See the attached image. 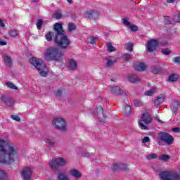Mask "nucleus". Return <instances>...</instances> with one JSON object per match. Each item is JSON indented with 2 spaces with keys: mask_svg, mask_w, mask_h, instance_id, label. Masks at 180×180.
Returning a JSON list of instances; mask_svg holds the SVG:
<instances>
[{
  "mask_svg": "<svg viewBox=\"0 0 180 180\" xmlns=\"http://www.w3.org/2000/svg\"><path fill=\"white\" fill-rule=\"evenodd\" d=\"M158 144L161 146L163 143H165L167 146H171L174 143V137L167 132H160L157 137Z\"/></svg>",
  "mask_w": 180,
  "mask_h": 180,
  "instance_id": "39448f33",
  "label": "nucleus"
},
{
  "mask_svg": "<svg viewBox=\"0 0 180 180\" xmlns=\"http://www.w3.org/2000/svg\"><path fill=\"white\" fill-rule=\"evenodd\" d=\"M0 46H6V41H0Z\"/></svg>",
  "mask_w": 180,
  "mask_h": 180,
  "instance_id": "5fc2aeb1",
  "label": "nucleus"
},
{
  "mask_svg": "<svg viewBox=\"0 0 180 180\" xmlns=\"http://www.w3.org/2000/svg\"><path fill=\"white\" fill-rule=\"evenodd\" d=\"M68 4H72V0H66Z\"/></svg>",
  "mask_w": 180,
  "mask_h": 180,
  "instance_id": "bf43d9fd",
  "label": "nucleus"
},
{
  "mask_svg": "<svg viewBox=\"0 0 180 180\" xmlns=\"http://www.w3.org/2000/svg\"><path fill=\"white\" fill-rule=\"evenodd\" d=\"M108 90L111 92L113 95H123L124 94V91L123 90L120 89V87L118 86H108Z\"/></svg>",
  "mask_w": 180,
  "mask_h": 180,
  "instance_id": "f8f14e48",
  "label": "nucleus"
},
{
  "mask_svg": "<svg viewBox=\"0 0 180 180\" xmlns=\"http://www.w3.org/2000/svg\"><path fill=\"white\" fill-rule=\"evenodd\" d=\"M52 18H53V19H61V18H63V14L61 13V11H57L52 15Z\"/></svg>",
  "mask_w": 180,
  "mask_h": 180,
  "instance_id": "cd10ccee",
  "label": "nucleus"
},
{
  "mask_svg": "<svg viewBox=\"0 0 180 180\" xmlns=\"http://www.w3.org/2000/svg\"><path fill=\"white\" fill-rule=\"evenodd\" d=\"M171 53V51H169V49H165L162 50V53L165 54V56H168Z\"/></svg>",
  "mask_w": 180,
  "mask_h": 180,
  "instance_id": "a18cd8bd",
  "label": "nucleus"
},
{
  "mask_svg": "<svg viewBox=\"0 0 180 180\" xmlns=\"http://www.w3.org/2000/svg\"><path fill=\"white\" fill-rule=\"evenodd\" d=\"M33 2H39V0H32Z\"/></svg>",
  "mask_w": 180,
  "mask_h": 180,
  "instance_id": "680f3d73",
  "label": "nucleus"
},
{
  "mask_svg": "<svg viewBox=\"0 0 180 180\" xmlns=\"http://www.w3.org/2000/svg\"><path fill=\"white\" fill-rule=\"evenodd\" d=\"M117 169L126 171L127 169V165L124 164H115L112 167V171H117Z\"/></svg>",
  "mask_w": 180,
  "mask_h": 180,
  "instance_id": "f3484780",
  "label": "nucleus"
},
{
  "mask_svg": "<svg viewBox=\"0 0 180 180\" xmlns=\"http://www.w3.org/2000/svg\"><path fill=\"white\" fill-rule=\"evenodd\" d=\"M72 30H75V25L72 22H70L68 25V31L72 32Z\"/></svg>",
  "mask_w": 180,
  "mask_h": 180,
  "instance_id": "58836bf2",
  "label": "nucleus"
},
{
  "mask_svg": "<svg viewBox=\"0 0 180 180\" xmlns=\"http://www.w3.org/2000/svg\"><path fill=\"white\" fill-rule=\"evenodd\" d=\"M157 47H158V41L156 39H151L146 44V49L149 53H153L157 50Z\"/></svg>",
  "mask_w": 180,
  "mask_h": 180,
  "instance_id": "9b49d317",
  "label": "nucleus"
},
{
  "mask_svg": "<svg viewBox=\"0 0 180 180\" xmlns=\"http://www.w3.org/2000/svg\"><path fill=\"white\" fill-rule=\"evenodd\" d=\"M41 25H43V20H41V19L38 20V22H37L38 30H41Z\"/></svg>",
  "mask_w": 180,
  "mask_h": 180,
  "instance_id": "ea45409f",
  "label": "nucleus"
},
{
  "mask_svg": "<svg viewBox=\"0 0 180 180\" xmlns=\"http://www.w3.org/2000/svg\"><path fill=\"white\" fill-rule=\"evenodd\" d=\"M18 159V148L13 143L0 138V164L9 165Z\"/></svg>",
  "mask_w": 180,
  "mask_h": 180,
  "instance_id": "f257e3e1",
  "label": "nucleus"
},
{
  "mask_svg": "<svg viewBox=\"0 0 180 180\" xmlns=\"http://www.w3.org/2000/svg\"><path fill=\"white\" fill-rule=\"evenodd\" d=\"M55 31L57 34L55 37V42L58 44L60 49H67L70 46V39L64 34V30H63V25L60 23H56L54 25Z\"/></svg>",
  "mask_w": 180,
  "mask_h": 180,
  "instance_id": "f03ea898",
  "label": "nucleus"
},
{
  "mask_svg": "<svg viewBox=\"0 0 180 180\" xmlns=\"http://www.w3.org/2000/svg\"><path fill=\"white\" fill-rule=\"evenodd\" d=\"M4 103H6V105L7 106H13V101H11V100H6L4 101Z\"/></svg>",
  "mask_w": 180,
  "mask_h": 180,
  "instance_id": "de8ad7c7",
  "label": "nucleus"
},
{
  "mask_svg": "<svg viewBox=\"0 0 180 180\" xmlns=\"http://www.w3.org/2000/svg\"><path fill=\"white\" fill-rule=\"evenodd\" d=\"M157 120H158V122H159L160 123H162V121L160 120V119L157 118Z\"/></svg>",
  "mask_w": 180,
  "mask_h": 180,
  "instance_id": "052dcab7",
  "label": "nucleus"
},
{
  "mask_svg": "<svg viewBox=\"0 0 180 180\" xmlns=\"http://www.w3.org/2000/svg\"><path fill=\"white\" fill-rule=\"evenodd\" d=\"M150 141V137L148 136H144L142 139V143H149Z\"/></svg>",
  "mask_w": 180,
  "mask_h": 180,
  "instance_id": "8fccbe9b",
  "label": "nucleus"
},
{
  "mask_svg": "<svg viewBox=\"0 0 180 180\" xmlns=\"http://www.w3.org/2000/svg\"><path fill=\"white\" fill-rule=\"evenodd\" d=\"M134 105H135V106H139L140 105H141V102H137V101H136V102L134 103Z\"/></svg>",
  "mask_w": 180,
  "mask_h": 180,
  "instance_id": "4d7b16f0",
  "label": "nucleus"
},
{
  "mask_svg": "<svg viewBox=\"0 0 180 180\" xmlns=\"http://www.w3.org/2000/svg\"><path fill=\"white\" fill-rule=\"evenodd\" d=\"M151 120H153V118H151V116L148 113H143L141 117V120L139 122L140 129L141 130H148L147 125L151 123Z\"/></svg>",
  "mask_w": 180,
  "mask_h": 180,
  "instance_id": "423d86ee",
  "label": "nucleus"
},
{
  "mask_svg": "<svg viewBox=\"0 0 180 180\" xmlns=\"http://www.w3.org/2000/svg\"><path fill=\"white\" fill-rule=\"evenodd\" d=\"M146 158H147V160H154V159L157 158V154H155V153L149 154V155H146Z\"/></svg>",
  "mask_w": 180,
  "mask_h": 180,
  "instance_id": "c9c22d12",
  "label": "nucleus"
},
{
  "mask_svg": "<svg viewBox=\"0 0 180 180\" xmlns=\"http://www.w3.org/2000/svg\"><path fill=\"white\" fill-rule=\"evenodd\" d=\"M0 26L1 27H5V24L2 22V20H0Z\"/></svg>",
  "mask_w": 180,
  "mask_h": 180,
  "instance_id": "6e6d98bb",
  "label": "nucleus"
},
{
  "mask_svg": "<svg viewBox=\"0 0 180 180\" xmlns=\"http://www.w3.org/2000/svg\"><path fill=\"white\" fill-rule=\"evenodd\" d=\"M172 131H174V133H180V128L179 127H175L172 129Z\"/></svg>",
  "mask_w": 180,
  "mask_h": 180,
  "instance_id": "603ef678",
  "label": "nucleus"
},
{
  "mask_svg": "<svg viewBox=\"0 0 180 180\" xmlns=\"http://www.w3.org/2000/svg\"><path fill=\"white\" fill-rule=\"evenodd\" d=\"M178 77H176V76H175V75H171L169 77V81H170L171 82H175V81H177Z\"/></svg>",
  "mask_w": 180,
  "mask_h": 180,
  "instance_id": "4c0bfd02",
  "label": "nucleus"
},
{
  "mask_svg": "<svg viewBox=\"0 0 180 180\" xmlns=\"http://www.w3.org/2000/svg\"><path fill=\"white\" fill-rule=\"evenodd\" d=\"M97 39L94 37H90L88 38V43L90 44H95L96 43Z\"/></svg>",
  "mask_w": 180,
  "mask_h": 180,
  "instance_id": "473e14b6",
  "label": "nucleus"
},
{
  "mask_svg": "<svg viewBox=\"0 0 180 180\" xmlns=\"http://www.w3.org/2000/svg\"><path fill=\"white\" fill-rule=\"evenodd\" d=\"M136 71H145L146 64L141 63L134 65Z\"/></svg>",
  "mask_w": 180,
  "mask_h": 180,
  "instance_id": "aec40b11",
  "label": "nucleus"
},
{
  "mask_svg": "<svg viewBox=\"0 0 180 180\" xmlns=\"http://www.w3.org/2000/svg\"><path fill=\"white\" fill-rule=\"evenodd\" d=\"M160 161H168L169 160V155H162L159 157Z\"/></svg>",
  "mask_w": 180,
  "mask_h": 180,
  "instance_id": "2f4dec72",
  "label": "nucleus"
},
{
  "mask_svg": "<svg viewBox=\"0 0 180 180\" xmlns=\"http://www.w3.org/2000/svg\"><path fill=\"white\" fill-rule=\"evenodd\" d=\"M159 175L162 180H180L179 174L173 172H162Z\"/></svg>",
  "mask_w": 180,
  "mask_h": 180,
  "instance_id": "0eeeda50",
  "label": "nucleus"
},
{
  "mask_svg": "<svg viewBox=\"0 0 180 180\" xmlns=\"http://www.w3.org/2000/svg\"><path fill=\"white\" fill-rule=\"evenodd\" d=\"M4 60L6 65H7L8 67H11V65H12V58H11V56L5 55L4 56Z\"/></svg>",
  "mask_w": 180,
  "mask_h": 180,
  "instance_id": "412c9836",
  "label": "nucleus"
},
{
  "mask_svg": "<svg viewBox=\"0 0 180 180\" xmlns=\"http://www.w3.org/2000/svg\"><path fill=\"white\" fill-rule=\"evenodd\" d=\"M58 180H70L68 176H67V175H65V174L64 173H60L58 176Z\"/></svg>",
  "mask_w": 180,
  "mask_h": 180,
  "instance_id": "c85d7f7f",
  "label": "nucleus"
},
{
  "mask_svg": "<svg viewBox=\"0 0 180 180\" xmlns=\"http://www.w3.org/2000/svg\"><path fill=\"white\" fill-rule=\"evenodd\" d=\"M53 124L56 129H58V130H61L62 131H65L67 130L65 120L63 118H55L53 120Z\"/></svg>",
  "mask_w": 180,
  "mask_h": 180,
  "instance_id": "1a4fd4ad",
  "label": "nucleus"
},
{
  "mask_svg": "<svg viewBox=\"0 0 180 180\" xmlns=\"http://www.w3.org/2000/svg\"><path fill=\"white\" fill-rule=\"evenodd\" d=\"M124 59L125 61H129V60L131 59V55L128 54V53H124L123 54Z\"/></svg>",
  "mask_w": 180,
  "mask_h": 180,
  "instance_id": "79ce46f5",
  "label": "nucleus"
},
{
  "mask_svg": "<svg viewBox=\"0 0 180 180\" xmlns=\"http://www.w3.org/2000/svg\"><path fill=\"white\" fill-rule=\"evenodd\" d=\"M62 94H63V91L60 89L55 91L56 96H60V95H62Z\"/></svg>",
  "mask_w": 180,
  "mask_h": 180,
  "instance_id": "3c124183",
  "label": "nucleus"
},
{
  "mask_svg": "<svg viewBox=\"0 0 180 180\" xmlns=\"http://www.w3.org/2000/svg\"><path fill=\"white\" fill-rule=\"evenodd\" d=\"M86 15L90 19H96L99 16V13L95 10H89Z\"/></svg>",
  "mask_w": 180,
  "mask_h": 180,
  "instance_id": "ddd939ff",
  "label": "nucleus"
},
{
  "mask_svg": "<svg viewBox=\"0 0 180 180\" xmlns=\"http://www.w3.org/2000/svg\"><path fill=\"white\" fill-rule=\"evenodd\" d=\"M10 36H11V37H16L17 36H19V31H18L17 30L14 29V30H11L8 32Z\"/></svg>",
  "mask_w": 180,
  "mask_h": 180,
  "instance_id": "bb28decb",
  "label": "nucleus"
},
{
  "mask_svg": "<svg viewBox=\"0 0 180 180\" xmlns=\"http://www.w3.org/2000/svg\"><path fill=\"white\" fill-rule=\"evenodd\" d=\"M0 180H8V175L2 169H0Z\"/></svg>",
  "mask_w": 180,
  "mask_h": 180,
  "instance_id": "b1692460",
  "label": "nucleus"
},
{
  "mask_svg": "<svg viewBox=\"0 0 180 180\" xmlns=\"http://www.w3.org/2000/svg\"><path fill=\"white\" fill-rule=\"evenodd\" d=\"M154 92H155V88H152L150 90L145 92L144 95H146V96H153V95H154Z\"/></svg>",
  "mask_w": 180,
  "mask_h": 180,
  "instance_id": "7c9ffc66",
  "label": "nucleus"
},
{
  "mask_svg": "<svg viewBox=\"0 0 180 180\" xmlns=\"http://www.w3.org/2000/svg\"><path fill=\"white\" fill-rule=\"evenodd\" d=\"M165 23H166V25H171L172 23V19H171V17L169 16L165 17Z\"/></svg>",
  "mask_w": 180,
  "mask_h": 180,
  "instance_id": "e433bc0d",
  "label": "nucleus"
},
{
  "mask_svg": "<svg viewBox=\"0 0 180 180\" xmlns=\"http://www.w3.org/2000/svg\"><path fill=\"white\" fill-rule=\"evenodd\" d=\"M122 23L124 26H127L128 27L131 25L130 24V22L127 18H124L122 20Z\"/></svg>",
  "mask_w": 180,
  "mask_h": 180,
  "instance_id": "a19ab883",
  "label": "nucleus"
},
{
  "mask_svg": "<svg viewBox=\"0 0 180 180\" xmlns=\"http://www.w3.org/2000/svg\"><path fill=\"white\" fill-rule=\"evenodd\" d=\"M70 174L72 176H73L74 178H76V179H79V177L81 176V172H79V171L77 170V169H71L70 171Z\"/></svg>",
  "mask_w": 180,
  "mask_h": 180,
  "instance_id": "6ab92c4d",
  "label": "nucleus"
},
{
  "mask_svg": "<svg viewBox=\"0 0 180 180\" xmlns=\"http://www.w3.org/2000/svg\"><path fill=\"white\" fill-rule=\"evenodd\" d=\"M107 49L110 53H112V51H115V47H113V45H112V43H108L107 45Z\"/></svg>",
  "mask_w": 180,
  "mask_h": 180,
  "instance_id": "f704fd0d",
  "label": "nucleus"
},
{
  "mask_svg": "<svg viewBox=\"0 0 180 180\" xmlns=\"http://www.w3.org/2000/svg\"><path fill=\"white\" fill-rule=\"evenodd\" d=\"M171 110L173 113H175L176 115V112H178V110L180 108V104L178 101H174L171 104Z\"/></svg>",
  "mask_w": 180,
  "mask_h": 180,
  "instance_id": "4468645a",
  "label": "nucleus"
},
{
  "mask_svg": "<svg viewBox=\"0 0 180 180\" xmlns=\"http://www.w3.org/2000/svg\"><path fill=\"white\" fill-rule=\"evenodd\" d=\"M123 113L125 116H129L131 113V107L130 105H126Z\"/></svg>",
  "mask_w": 180,
  "mask_h": 180,
  "instance_id": "393cba45",
  "label": "nucleus"
},
{
  "mask_svg": "<svg viewBox=\"0 0 180 180\" xmlns=\"http://www.w3.org/2000/svg\"><path fill=\"white\" fill-rule=\"evenodd\" d=\"M67 164V160L64 158H58V159H53L50 162V167L54 171H57L58 169V167L65 165Z\"/></svg>",
  "mask_w": 180,
  "mask_h": 180,
  "instance_id": "6e6552de",
  "label": "nucleus"
},
{
  "mask_svg": "<svg viewBox=\"0 0 180 180\" xmlns=\"http://www.w3.org/2000/svg\"><path fill=\"white\" fill-rule=\"evenodd\" d=\"M107 67H112L113 64L115 63H117V59L116 58H114L112 56H108L107 58Z\"/></svg>",
  "mask_w": 180,
  "mask_h": 180,
  "instance_id": "a211bd4d",
  "label": "nucleus"
},
{
  "mask_svg": "<svg viewBox=\"0 0 180 180\" xmlns=\"http://www.w3.org/2000/svg\"><path fill=\"white\" fill-rule=\"evenodd\" d=\"M174 22H180V15L179 14H177V15H175L174 17Z\"/></svg>",
  "mask_w": 180,
  "mask_h": 180,
  "instance_id": "09e8293b",
  "label": "nucleus"
},
{
  "mask_svg": "<svg viewBox=\"0 0 180 180\" xmlns=\"http://www.w3.org/2000/svg\"><path fill=\"white\" fill-rule=\"evenodd\" d=\"M140 80V77L136 75H131L128 77V81H129V82H132L133 84H139Z\"/></svg>",
  "mask_w": 180,
  "mask_h": 180,
  "instance_id": "2eb2a0df",
  "label": "nucleus"
},
{
  "mask_svg": "<svg viewBox=\"0 0 180 180\" xmlns=\"http://www.w3.org/2000/svg\"><path fill=\"white\" fill-rule=\"evenodd\" d=\"M124 48L126 50H128V51H133V43L128 42L124 45Z\"/></svg>",
  "mask_w": 180,
  "mask_h": 180,
  "instance_id": "c756f323",
  "label": "nucleus"
},
{
  "mask_svg": "<svg viewBox=\"0 0 180 180\" xmlns=\"http://www.w3.org/2000/svg\"><path fill=\"white\" fill-rule=\"evenodd\" d=\"M11 119L15 122H20V117L18 115H11Z\"/></svg>",
  "mask_w": 180,
  "mask_h": 180,
  "instance_id": "49530a36",
  "label": "nucleus"
},
{
  "mask_svg": "<svg viewBox=\"0 0 180 180\" xmlns=\"http://www.w3.org/2000/svg\"><path fill=\"white\" fill-rule=\"evenodd\" d=\"M45 141L49 146H54V144H56V142L54 141V139H53L51 138L46 139Z\"/></svg>",
  "mask_w": 180,
  "mask_h": 180,
  "instance_id": "72a5a7b5",
  "label": "nucleus"
},
{
  "mask_svg": "<svg viewBox=\"0 0 180 180\" xmlns=\"http://www.w3.org/2000/svg\"><path fill=\"white\" fill-rule=\"evenodd\" d=\"M129 29H131V30L132 31V32H137V30H139V27H137V26L136 25H130L129 26Z\"/></svg>",
  "mask_w": 180,
  "mask_h": 180,
  "instance_id": "37998d69",
  "label": "nucleus"
},
{
  "mask_svg": "<svg viewBox=\"0 0 180 180\" xmlns=\"http://www.w3.org/2000/svg\"><path fill=\"white\" fill-rule=\"evenodd\" d=\"M77 61L75 60L70 58L68 61V68L69 70H75L77 68Z\"/></svg>",
  "mask_w": 180,
  "mask_h": 180,
  "instance_id": "dca6fc26",
  "label": "nucleus"
},
{
  "mask_svg": "<svg viewBox=\"0 0 180 180\" xmlns=\"http://www.w3.org/2000/svg\"><path fill=\"white\" fill-rule=\"evenodd\" d=\"M167 2H168V4H174V2H175V0H167Z\"/></svg>",
  "mask_w": 180,
  "mask_h": 180,
  "instance_id": "13d9d810",
  "label": "nucleus"
},
{
  "mask_svg": "<svg viewBox=\"0 0 180 180\" xmlns=\"http://www.w3.org/2000/svg\"><path fill=\"white\" fill-rule=\"evenodd\" d=\"M44 58L46 61H63L64 54L58 47L51 46L44 51Z\"/></svg>",
  "mask_w": 180,
  "mask_h": 180,
  "instance_id": "7ed1b4c3",
  "label": "nucleus"
},
{
  "mask_svg": "<svg viewBox=\"0 0 180 180\" xmlns=\"http://www.w3.org/2000/svg\"><path fill=\"white\" fill-rule=\"evenodd\" d=\"M6 85L8 86V88H10V89H15V91H18V88L13 83L11 82H6Z\"/></svg>",
  "mask_w": 180,
  "mask_h": 180,
  "instance_id": "a878e982",
  "label": "nucleus"
},
{
  "mask_svg": "<svg viewBox=\"0 0 180 180\" xmlns=\"http://www.w3.org/2000/svg\"><path fill=\"white\" fill-rule=\"evenodd\" d=\"M164 101H165V98L164 96L158 97L157 99L155 100V106H160Z\"/></svg>",
  "mask_w": 180,
  "mask_h": 180,
  "instance_id": "4be33fe9",
  "label": "nucleus"
},
{
  "mask_svg": "<svg viewBox=\"0 0 180 180\" xmlns=\"http://www.w3.org/2000/svg\"><path fill=\"white\" fill-rule=\"evenodd\" d=\"M2 99L4 100V99H6V96H3L2 97Z\"/></svg>",
  "mask_w": 180,
  "mask_h": 180,
  "instance_id": "e2e57ef3",
  "label": "nucleus"
},
{
  "mask_svg": "<svg viewBox=\"0 0 180 180\" xmlns=\"http://www.w3.org/2000/svg\"><path fill=\"white\" fill-rule=\"evenodd\" d=\"M33 174V171L31 167H25L22 169L21 172V176L23 180H30Z\"/></svg>",
  "mask_w": 180,
  "mask_h": 180,
  "instance_id": "9d476101",
  "label": "nucleus"
},
{
  "mask_svg": "<svg viewBox=\"0 0 180 180\" xmlns=\"http://www.w3.org/2000/svg\"><path fill=\"white\" fill-rule=\"evenodd\" d=\"M82 157H87V158H89V157H91V155H89V153H82Z\"/></svg>",
  "mask_w": 180,
  "mask_h": 180,
  "instance_id": "864d4df0",
  "label": "nucleus"
},
{
  "mask_svg": "<svg viewBox=\"0 0 180 180\" xmlns=\"http://www.w3.org/2000/svg\"><path fill=\"white\" fill-rule=\"evenodd\" d=\"M173 63H174V64H180V57L177 56V57H174L172 59Z\"/></svg>",
  "mask_w": 180,
  "mask_h": 180,
  "instance_id": "c03bdc74",
  "label": "nucleus"
},
{
  "mask_svg": "<svg viewBox=\"0 0 180 180\" xmlns=\"http://www.w3.org/2000/svg\"><path fill=\"white\" fill-rule=\"evenodd\" d=\"M30 63L31 65H32V67H34L37 71H39L41 77H47L49 70H47V66H46V63H44L43 60L39 58L32 57L30 58Z\"/></svg>",
  "mask_w": 180,
  "mask_h": 180,
  "instance_id": "20e7f679",
  "label": "nucleus"
},
{
  "mask_svg": "<svg viewBox=\"0 0 180 180\" xmlns=\"http://www.w3.org/2000/svg\"><path fill=\"white\" fill-rule=\"evenodd\" d=\"M53 37H54V32H49L45 35V38L47 41H51V40H53Z\"/></svg>",
  "mask_w": 180,
  "mask_h": 180,
  "instance_id": "5701e85b",
  "label": "nucleus"
}]
</instances>
